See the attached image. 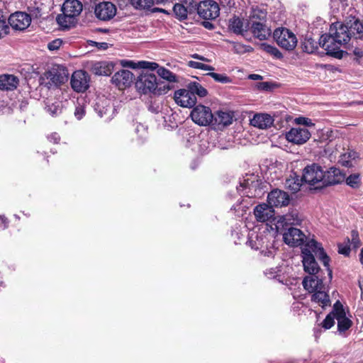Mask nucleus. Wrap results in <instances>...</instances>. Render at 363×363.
Instances as JSON below:
<instances>
[{"label": "nucleus", "mask_w": 363, "mask_h": 363, "mask_svg": "<svg viewBox=\"0 0 363 363\" xmlns=\"http://www.w3.org/2000/svg\"><path fill=\"white\" fill-rule=\"evenodd\" d=\"M352 38H363V23L358 18L350 16L344 23L337 21L333 23L329 33L321 35L320 44L328 55L341 59L344 52L340 48L346 45Z\"/></svg>", "instance_id": "1"}, {"label": "nucleus", "mask_w": 363, "mask_h": 363, "mask_svg": "<svg viewBox=\"0 0 363 363\" xmlns=\"http://www.w3.org/2000/svg\"><path fill=\"white\" fill-rule=\"evenodd\" d=\"M313 252L318 257L324 267H325L328 271V279L330 281L333 278V272L329 267L330 257L325 252L321 245L315 240H309L302 248L301 257L304 271L310 275L319 273L320 267L315 261Z\"/></svg>", "instance_id": "2"}, {"label": "nucleus", "mask_w": 363, "mask_h": 363, "mask_svg": "<svg viewBox=\"0 0 363 363\" xmlns=\"http://www.w3.org/2000/svg\"><path fill=\"white\" fill-rule=\"evenodd\" d=\"M139 92L144 94L160 96L165 94L169 90V86L157 79L155 74L143 71L135 82Z\"/></svg>", "instance_id": "3"}, {"label": "nucleus", "mask_w": 363, "mask_h": 363, "mask_svg": "<svg viewBox=\"0 0 363 363\" xmlns=\"http://www.w3.org/2000/svg\"><path fill=\"white\" fill-rule=\"evenodd\" d=\"M274 239L268 233H252L248 244L252 249L260 250L261 254L267 257H273L275 253Z\"/></svg>", "instance_id": "4"}, {"label": "nucleus", "mask_w": 363, "mask_h": 363, "mask_svg": "<svg viewBox=\"0 0 363 363\" xmlns=\"http://www.w3.org/2000/svg\"><path fill=\"white\" fill-rule=\"evenodd\" d=\"M62 14L57 17V23L63 28H69L74 23L75 17L82 11V4L78 0H66L62 7Z\"/></svg>", "instance_id": "5"}, {"label": "nucleus", "mask_w": 363, "mask_h": 363, "mask_svg": "<svg viewBox=\"0 0 363 363\" xmlns=\"http://www.w3.org/2000/svg\"><path fill=\"white\" fill-rule=\"evenodd\" d=\"M273 38L279 46L289 51L293 50L298 42L295 34L286 28L275 29Z\"/></svg>", "instance_id": "6"}, {"label": "nucleus", "mask_w": 363, "mask_h": 363, "mask_svg": "<svg viewBox=\"0 0 363 363\" xmlns=\"http://www.w3.org/2000/svg\"><path fill=\"white\" fill-rule=\"evenodd\" d=\"M323 179L324 172L321 167L316 164L308 165L303 170L302 180L309 185L322 184Z\"/></svg>", "instance_id": "7"}, {"label": "nucleus", "mask_w": 363, "mask_h": 363, "mask_svg": "<svg viewBox=\"0 0 363 363\" xmlns=\"http://www.w3.org/2000/svg\"><path fill=\"white\" fill-rule=\"evenodd\" d=\"M191 117L192 121L199 125H208L213 119V115L209 107L199 105L191 111Z\"/></svg>", "instance_id": "8"}, {"label": "nucleus", "mask_w": 363, "mask_h": 363, "mask_svg": "<svg viewBox=\"0 0 363 363\" xmlns=\"http://www.w3.org/2000/svg\"><path fill=\"white\" fill-rule=\"evenodd\" d=\"M197 13L201 18L206 20L215 19L219 16L220 8L216 1L205 0L199 4Z\"/></svg>", "instance_id": "9"}, {"label": "nucleus", "mask_w": 363, "mask_h": 363, "mask_svg": "<svg viewBox=\"0 0 363 363\" xmlns=\"http://www.w3.org/2000/svg\"><path fill=\"white\" fill-rule=\"evenodd\" d=\"M311 136V132L306 127L291 128L286 133V139L291 143L302 145L306 143Z\"/></svg>", "instance_id": "10"}, {"label": "nucleus", "mask_w": 363, "mask_h": 363, "mask_svg": "<svg viewBox=\"0 0 363 363\" xmlns=\"http://www.w3.org/2000/svg\"><path fill=\"white\" fill-rule=\"evenodd\" d=\"M89 76L85 71L77 70L72 75L70 84L74 91L83 93L89 87Z\"/></svg>", "instance_id": "11"}, {"label": "nucleus", "mask_w": 363, "mask_h": 363, "mask_svg": "<svg viewBox=\"0 0 363 363\" xmlns=\"http://www.w3.org/2000/svg\"><path fill=\"white\" fill-rule=\"evenodd\" d=\"M95 112L106 121H111L116 114V109L108 99H99L94 106Z\"/></svg>", "instance_id": "12"}, {"label": "nucleus", "mask_w": 363, "mask_h": 363, "mask_svg": "<svg viewBox=\"0 0 363 363\" xmlns=\"http://www.w3.org/2000/svg\"><path fill=\"white\" fill-rule=\"evenodd\" d=\"M333 313L336 315L337 320V330L340 333H343L347 330L352 325L350 319L346 317V313L342 304L336 301L333 305Z\"/></svg>", "instance_id": "13"}, {"label": "nucleus", "mask_w": 363, "mask_h": 363, "mask_svg": "<svg viewBox=\"0 0 363 363\" xmlns=\"http://www.w3.org/2000/svg\"><path fill=\"white\" fill-rule=\"evenodd\" d=\"M306 237L299 229L289 227L283 233V239L286 244L292 247L300 246L303 244Z\"/></svg>", "instance_id": "14"}, {"label": "nucleus", "mask_w": 363, "mask_h": 363, "mask_svg": "<svg viewBox=\"0 0 363 363\" xmlns=\"http://www.w3.org/2000/svg\"><path fill=\"white\" fill-rule=\"evenodd\" d=\"M174 99L177 104L184 108H191L196 104V96L189 88L176 91Z\"/></svg>", "instance_id": "15"}, {"label": "nucleus", "mask_w": 363, "mask_h": 363, "mask_svg": "<svg viewBox=\"0 0 363 363\" xmlns=\"http://www.w3.org/2000/svg\"><path fill=\"white\" fill-rule=\"evenodd\" d=\"M116 11L115 4L109 1H104L96 6L94 13L99 19L106 21L116 16Z\"/></svg>", "instance_id": "16"}, {"label": "nucleus", "mask_w": 363, "mask_h": 363, "mask_svg": "<svg viewBox=\"0 0 363 363\" xmlns=\"http://www.w3.org/2000/svg\"><path fill=\"white\" fill-rule=\"evenodd\" d=\"M47 78L54 86H58L67 81V69L63 66H54L47 72Z\"/></svg>", "instance_id": "17"}, {"label": "nucleus", "mask_w": 363, "mask_h": 363, "mask_svg": "<svg viewBox=\"0 0 363 363\" xmlns=\"http://www.w3.org/2000/svg\"><path fill=\"white\" fill-rule=\"evenodd\" d=\"M267 201L272 208L283 207L289 205L290 197L286 192L279 189H274L268 194Z\"/></svg>", "instance_id": "18"}, {"label": "nucleus", "mask_w": 363, "mask_h": 363, "mask_svg": "<svg viewBox=\"0 0 363 363\" xmlns=\"http://www.w3.org/2000/svg\"><path fill=\"white\" fill-rule=\"evenodd\" d=\"M111 82L119 89H125L132 84L133 74L129 70L121 69L114 74L111 78Z\"/></svg>", "instance_id": "19"}, {"label": "nucleus", "mask_w": 363, "mask_h": 363, "mask_svg": "<svg viewBox=\"0 0 363 363\" xmlns=\"http://www.w3.org/2000/svg\"><path fill=\"white\" fill-rule=\"evenodd\" d=\"M9 23L15 30H23L27 28L31 21L30 15L24 12H16L9 18Z\"/></svg>", "instance_id": "20"}, {"label": "nucleus", "mask_w": 363, "mask_h": 363, "mask_svg": "<svg viewBox=\"0 0 363 363\" xmlns=\"http://www.w3.org/2000/svg\"><path fill=\"white\" fill-rule=\"evenodd\" d=\"M345 179V174L336 167L330 168L326 172H324V179L320 186H330L340 184Z\"/></svg>", "instance_id": "21"}, {"label": "nucleus", "mask_w": 363, "mask_h": 363, "mask_svg": "<svg viewBox=\"0 0 363 363\" xmlns=\"http://www.w3.org/2000/svg\"><path fill=\"white\" fill-rule=\"evenodd\" d=\"M303 286L310 293L325 289L323 278L318 274L306 276L303 280Z\"/></svg>", "instance_id": "22"}, {"label": "nucleus", "mask_w": 363, "mask_h": 363, "mask_svg": "<svg viewBox=\"0 0 363 363\" xmlns=\"http://www.w3.org/2000/svg\"><path fill=\"white\" fill-rule=\"evenodd\" d=\"M254 214L257 221L264 223L273 218L274 211L270 205L262 203L255 208Z\"/></svg>", "instance_id": "23"}, {"label": "nucleus", "mask_w": 363, "mask_h": 363, "mask_svg": "<svg viewBox=\"0 0 363 363\" xmlns=\"http://www.w3.org/2000/svg\"><path fill=\"white\" fill-rule=\"evenodd\" d=\"M114 65L111 62L100 61L93 62L91 72L99 76H109L113 70Z\"/></svg>", "instance_id": "24"}, {"label": "nucleus", "mask_w": 363, "mask_h": 363, "mask_svg": "<svg viewBox=\"0 0 363 363\" xmlns=\"http://www.w3.org/2000/svg\"><path fill=\"white\" fill-rule=\"evenodd\" d=\"M274 118L268 113H257L250 120V124L259 129H267L273 125Z\"/></svg>", "instance_id": "25"}, {"label": "nucleus", "mask_w": 363, "mask_h": 363, "mask_svg": "<svg viewBox=\"0 0 363 363\" xmlns=\"http://www.w3.org/2000/svg\"><path fill=\"white\" fill-rule=\"evenodd\" d=\"M251 30L253 35L261 40L267 39L271 34L270 30L264 24V22L253 21Z\"/></svg>", "instance_id": "26"}, {"label": "nucleus", "mask_w": 363, "mask_h": 363, "mask_svg": "<svg viewBox=\"0 0 363 363\" xmlns=\"http://www.w3.org/2000/svg\"><path fill=\"white\" fill-rule=\"evenodd\" d=\"M19 80L12 74L0 75V89L13 91L17 88Z\"/></svg>", "instance_id": "27"}, {"label": "nucleus", "mask_w": 363, "mask_h": 363, "mask_svg": "<svg viewBox=\"0 0 363 363\" xmlns=\"http://www.w3.org/2000/svg\"><path fill=\"white\" fill-rule=\"evenodd\" d=\"M311 301L318 303L323 308L330 305L329 295L325 291V289H318V291L313 292Z\"/></svg>", "instance_id": "28"}, {"label": "nucleus", "mask_w": 363, "mask_h": 363, "mask_svg": "<svg viewBox=\"0 0 363 363\" xmlns=\"http://www.w3.org/2000/svg\"><path fill=\"white\" fill-rule=\"evenodd\" d=\"M302 182H303L302 178L300 179L299 177L296 173H292L286 179L284 186L286 189L293 192H297L300 189Z\"/></svg>", "instance_id": "29"}, {"label": "nucleus", "mask_w": 363, "mask_h": 363, "mask_svg": "<svg viewBox=\"0 0 363 363\" xmlns=\"http://www.w3.org/2000/svg\"><path fill=\"white\" fill-rule=\"evenodd\" d=\"M281 220L278 222V225H277V228H279L281 225H285L286 226L289 225H297L301 221L296 211H292L291 213L283 216Z\"/></svg>", "instance_id": "30"}, {"label": "nucleus", "mask_w": 363, "mask_h": 363, "mask_svg": "<svg viewBox=\"0 0 363 363\" xmlns=\"http://www.w3.org/2000/svg\"><path fill=\"white\" fill-rule=\"evenodd\" d=\"M319 41H320V38L319 39ZM318 45L322 47L320 44V42H316L314 39L309 36H306L301 43L303 51L308 54L313 53L318 48Z\"/></svg>", "instance_id": "31"}, {"label": "nucleus", "mask_w": 363, "mask_h": 363, "mask_svg": "<svg viewBox=\"0 0 363 363\" xmlns=\"http://www.w3.org/2000/svg\"><path fill=\"white\" fill-rule=\"evenodd\" d=\"M62 108L63 106L62 101H56L51 104L48 101L45 108L51 116L56 117L62 113Z\"/></svg>", "instance_id": "32"}, {"label": "nucleus", "mask_w": 363, "mask_h": 363, "mask_svg": "<svg viewBox=\"0 0 363 363\" xmlns=\"http://www.w3.org/2000/svg\"><path fill=\"white\" fill-rule=\"evenodd\" d=\"M243 26V21L239 17L233 16L229 21V28L235 34H242Z\"/></svg>", "instance_id": "33"}, {"label": "nucleus", "mask_w": 363, "mask_h": 363, "mask_svg": "<svg viewBox=\"0 0 363 363\" xmlns=\"http://www.w3.org/2000/svg\"><path fill=\"white\" fill-rule=\"evenodd\" d=\"M267 18V11L258 7L253 8L250 15V19L252 21L265 22Z\"/></svg>", "instance_id": "34"}, {"label": "nucleus", "mask_w": 363, "mask_h": 363, "mask_svg": "<svg viewBox=\"0 0 363 363\" xmlns=\"http://www.w3.org/2000/svg\"><path fill=\"white\" fill-rule=\"evenodd\" d=\"M187 88L190 89L194 96L197 95L199 97H204L208 94L207 90L202 86L201 84L196 82L189 83Z\"/></svg>", "instance_id": "35"}, {"label": "nucleus", "mask_w": 363, "mask_h": 363, "mask_svg": "<svg viewBox=\"0 0 363 363\" xmlns=\"http://www.w3.org/2000/svg\"><path fill=\"white\" fill-rule=\"evenodd\" d=\"M357 157V153L354 151H348L341 155V158L340 160V163L345 167H350L353 166L352 160H355Z\"/></svg>", "instance_id": "36"}, {"label": "nucleus", "mask_w": 363, "mask_h": 363, "mask_svg": "<svg viewBox=\"0 0 363 363\" xmlns=\"http://www.w3.org/2000/svg\"><path fill=\"white\" fill-rule=\"evenodd\" d=\"M215 120L219 125L227 126L232 123L233 116L230 113L225 111H218L217 113V116L216 117Z\"/></svg>", "instance_id": "37"}, {"label": "nucleus", "mask_w": 363, "mask_h": 363, "mask_svg": "<svg viewBox=\"0 0 363 363\" xmlns=\"http://www.w3.org/2000/svg\"><path fill=\"white\" fill-rule=\"evenodd\" d=\"M187 9L185 8L184 4L182 2V4L177 3L175 4L173 7V11L176 16V17L182 21L187 18V16L189 14Z\"/></svg>", "instance_id": "38"}, {"label": "nucleus", "mask_w": 363, "mask_h": 363, "mask_svg": "<svg viewBox=\"0 0 363 363\" xmlns=\"http://www.w3.org/2000/svg\"><path fill=\"white\" fill-rule=\"evenodd\" d=\"M260 48L276 59H281L283 57V55L279 49L273 45L263 43L260 45Z\"/></svg>", "instance_id": "39"}, {"label": "nucleus", "mask_w": 363, "mask_h": 363, "mask_svg": "<svg viewBox=\"0 0 363 363\" xmlns=\"http://www.w3.org/2000/svg\"><path fill=\"white\" fill-rule=\"evenodd\" d=\"M157 72L161 78L169 82H175L177 81V76L164 67L158 68Z\"/></svg>", "instance_id": "40"}, {"label": "nucleus", "mask_w": 363, "mask_h": 363, "mask_svg": "<svg viewBox=\"0 0 363 363\" xmlns=\"http://www.w3.org/2000/svg\"><path fill=\"white\" fill-rule=\"evenodd\" d=\"M347 0H330V6L333 14L338 13L340 11L345 9L347 5Z\"/></svg>", "instance_id": "41"}, {"label": "nucleus", "mask_w": 363, "mask_h": 363, "mask_svg": "<svg viewBox=\"0 0 363 363\" xmlns=\"http://www.w3.org/2000/svg\"><path fill=\"white\" fill-rule=\"evenodd\" d=\"M9 22L6 21V17L3 15L0 10V38L4 37L9 32Z\"/></svg>", "instance_id": "42"}, {"label": "nucleus", "mask_w": 363, "mask_h": 363, "mask_svg": "<svg viewBox=\"0 0 363 363\" xmlns=\"http://www.w3.org/2000/svg\"><path fill=\"white\" fill-rule=\"evenodd\" d=\"M131 4L136 9H150L154 4V0H131Z\"/></svg>", "instance_id": "43"}, {"label": "nucleus", "mask_w": 363, "mask_h": 363, "mask_svg": "<svg viewBox=\"0 0 363 363\" xmlns=\"http://www.w3.org/2000/svg\"><path fill=\"white\" fill-rule=\"evenodd\" d=\"M335 319H336V315L333 313V310L326 315L325 318L322 322V327L326 330L331 328L335 324Z\"/></svg>", "instance_id": "44"}, {"label": "nucleus", "mask_w": 363, "mask_h": 363, "mask_svg": "<svg viewBox=\"0 0 363 363\" xmlns=\"http://www.w3.org/2000/svg\"><path fill=\"white\" fill-rule=\"evenodd\" d=\"M361 180L359 174H353L350 175L346 179V183L347 185L353 189H357L359 186Z\"/></svg>", "instance_id": "45"}, {"label": "nucleus", "mask_w": 363, "mask_h": 363, "mask_svg": "<svg viewBox=\"0 0 363 363\" xmlns=\"http://www.w3.org/2000/svg\"><path fill=\"white\" fill-rule=\"evenodd\" d=\"M207 75L211 77L216 82L222 84H228L231 82L230 78L225 74L215 72H209L207 74Z\"/></svg>", "instance_id": "46"}, {"label": "nucleus", "mask_w": 363, "mask_h": 363, "mask_svg": "<svg viewBox=\"0 0 363 363\" xmlns=\"http://www.w3.org/2000/svg\"><path fill=\"white\" fill-rule=\"evenodd\" d=\"M183 3L185 5V8L187 9L189 14H193L197 13V8H199V4L195 0H184Z\"/></svg>", "instance_id": "47"}, {"label": "nucleus", "mask_w": 363, "mask_h": 363, "mask_svg": "<svg viewBox=\"0 0 363 363\" xmlns=\"http://www.w3.org/2000/svg\"><path fill=\"white\" fill-rule=\"evenodd\" d=\"M139 67L140 69H147L148 72L160 68L157 63L147 61H139Z\"/></svg>", "instance_id": "48"}, {"label": "nucleus", "mask_w": 363, "mask_h": 363, "mask_svg": "<svg viewBox=\"0 0 363 363\" xmlns=\"http://www.w3.org/2000/svg\"><path fill=\"white\" fill-rule=\"evenodd\" d=\"M188 65L190 67L194 68V69H199L203 70H213L214 68L212 66L203 64L202 62H196V61H189L188 62Z\"/></svg>", "instance_id": "49"}, {"label": "nucleus", "mask_w": 363, "mask_h": 363, "mask_svg": "<svg viewBox=\"0 0 363 363\" xmlns=\"http://www.w3.org/2000/svg\"><path fill=\"white\" fill-rule=\"evenodd\" d=\"M350 240L347 238L346 243L338 244V252L345 256H349V255L350 253Z\"/></svg>", "instance_id": "50"}, {"label": "nucleus", "mask_w": 363, "mask_h": 363, "mask_svg": "<svg viewBox=\"0 0 363 363\" xmlns=\"http://www.w3.org/2000/svg\"><path fill=\"white\" fill-rule=\"evenodd\" d=\"M85 113L86 111L84 105L78 101L74 113L75 118L77 120H81L84 116Z\"/></svg>", "instance_id": "51"}, {"label": "nucleus", "mask_w": 363, "mask_h": 363, "mask_svg": "<svg viewBox=\"0 0 363 363\" xmlns=\"http://www.w3.org/2000/svg\"><path fill=\"white\" fill-rule=\"evenodd\" d=\"M354 248H358L360 245V240L359 238V233L357 230H353L351 232V241L350 242Z\"/></svg>", "instance_id": "52"}, {"label": "nucleus", "mask_w": 363, "mask_h": 363, "mask_svg": "<svg viewBox=\"0 0 363 363\" xmlns=\"http://www.w3.org/2000/svg\"><path fill=\"white\" fill-rule=\"evenodd\" d=\"M295 121L298 125H304L303 127H306V128L308 127H313L315 125L310 118L306 117H298L295 119Z\"/></svg>", "instance_id": "53"}, {"label": "nucleus", "mask_w": 363, "mask_h": 363, "mask_svg": "<svg viewBox=\"0 0 363 363\" xmlns=\"http://www.w3.org/2000/svg\"><path fill=\"white\" fill-rule=\"evenodd\" d=\"M62 40L55 39L48 43V48L50 50H56L60 48V47L62 45Z\"/></svg>", "instance_id": "54"}, {"label": "nucleus", "mask_w": 363, "mask_h": 363, "mask_svg": "<svg viewBox=\"0 0 363 363\" xmlns=\"http://www.w3.org/2000/svg\"><path fill=\"white\" fill-rule=\"evenodd\" d=\"M121 65L125 67H130L132 69H140L139 62H135L133 60H123Z\"/></svg>", "instance_id": "55"}, {"label": "nucleus", "mask_w": 363, "mask_h": 363, "mask_svg": "<svg viewBox=\"0 0 363 363\" xmlns=\"http://www.w3.org/2000/svg\"><path fill=\"white\" fill-rule=\"evenodd\" d=\"M250 188V184L248 182V179H245L243 182L240 183V186L237 187L238 191L241 194L246 195L247 196H250L248 195V192H242L244 189Z\"/></svg>", "instance_id": "56"}, {"label": "nucleus", "mask_w": 363, "mask_h": 363, "mask_svg": "<svg viewBox=\"0 0 363 363\" xmlns=\"http://www.w3.org/2000/svg\"><path fill=\"white\" fill-rule=\"evenodd\" d=\"M48 139L50 142L57 144L60 140V137L57 133H52L48 136Z\"/></svg>", "instance_id": "57"}, {"label": "nucleus", "mask_w": 363, "mask_h": 363, "mask_svg": "<svg viewBox=\"0 0 363 363\" xmlns=\"http://www.w3.org/2000/svg\"><path fill=\"white\" fill-rule=\"evenodd\" d=\"M9 224V219L4 215H0V228L6 229Z\"/></svg>", "instance_id": "58"}, {"label": "nucleus", "mask_w": 363, "mask_h": 363, "mask_svg": "<svg viewBox=\"0 0 363 363\" xmlns=\"http://www.w3.org/2000/svg\"><path fill=\"white\" fill-rule=\"evenodd\" d=\"M95 45V46L99 49V50H105L106 49H108V43H106V42H101V43H98V42H93Z\"/></svg>", "instance_id": "59"}, {"label": "nucleus", "mask_w": 363, "mask_h": 363, "mask_svg": "<svg viewBox=\"0 0 363 363\" xmlns=\"http://www.w3.org/2000/svg\"><path fill=\"white\" fill-rule=\"evenodd\" d=\"M354 55L357 60H359L363 57V50L359 48H355L352 51Z\"/></svg>", "instance_id": "60"}, {"label": "nucleus", "mask_w": 363, "mask_h": 363, "mask_svg": "<svg viewBox=\"0 0 363 363\" xmlns=\"http://www.w3.org/2000/svg\"><path fill=\"white\" fill-rule=\"evenodd\" d=\"M249 77H250V79H253V80H257V79H262V77L260 75L256 74H250Z\"/></svg>", "instance_id": "61"}, {"label": "nucleus", "mask_w": 363, "mask_h": 363, "mask_svg": "<svg viewBox=\"0 0 363 363\" xmlns=\"http://www.w3.org/2000/svg\"><path fill=\"white\" fill-rule=\"evenodd\" d=\"M140 130H143V131L145 132V127H144L143 125H141V124L138 125L136 126V128H135V131H136L137 133H138V132H139Z\"/></svg>", "instance_id": "62"}, {"label": "nucleus", "mask_w": 363, "mask_h": 363, "mask_svg": "<svg viewBox=\"0 0 363 363\" xmlns=\"http://www.w3.org/2000/svg\"><path fill=\"white\" fill-rule=\"evenodd\" d=\"M193 57L195 58V59H198V60H202V61H206V59L204 57L201 56V55H199L198 54L194 55Z\"/></svg>", "instance_id": "63"}, {"label": "nucleus", "mask_w": 363, "mask_h": 363, "mask_svg": "<svg viewBox=\"0 0 363 363\" xmlns=\"http://www.w3.org/2000/svg\"><path fill=\"white\" fill-rule=\"evenodd\" d=\"M359 260H360V262L363 264V248L361 250V252L359 254Z\"/></svg>", "instance_id": "64"}]
</instances>
